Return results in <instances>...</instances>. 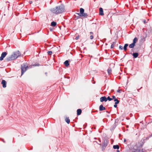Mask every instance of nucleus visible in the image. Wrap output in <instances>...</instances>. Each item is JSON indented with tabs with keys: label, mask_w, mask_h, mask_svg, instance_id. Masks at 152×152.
<instances>
[{
	"label": "nucleus",
	"mask_w": 152,
	"mask_h": 152,
	"mask_svg": "<svg viewBox=\"0 0 152 152\" xmlns=\"http://www.w3.org/2000/svg\"><path fill=\"white\" fill-rule=\"evenodd\" d=\"M57 25V23L56 22L53 21L51 23V25L53 27Z\"/></svg>",
	"instance_id": "nucleus-15"
},
{
	"label": "nucleus",
	"mask_w": 152,
	"mask_h": 152,
	"mask_svg": "<svg viewBox=\"0 0 152 152\" xmlns=\"http://www.w3.org/2000/svg\"><path fill=\"white\" fill-rule=\"evenodd\" d=\"M20 52L19 50L14 52L13 54L6 58L5 59V61H8L14 60L17 58L18 56H20Z\"/></svg>",
	"instance_id": "nucleus-2"
},
{
	"label": "nucleus",
	"mask_w": 152,
	"mask_h": 152,
	"mask_svg": "<svg viewBox=\"0 0 152 152\" xmlns=\"http://www.w3.org/2000/svg\"><path fill=\"white\" fill-rule=\"evenodd\" d=\"M107 100H109V101H110L112 100V98H110V97L109 96H108L107 98Z\"/></svg>",
	"instance_id": "nucleus-26"
},
{
	"label": "nucleus",
	"mask_w": 152,
	"mask_h": 152,
	"mask_svg": "<svg viewBox=\"0 0 152 152\" xmlns=\"http://www.w3.org/2000/svg\"><path fill=\"white\" fill-rule=\"evenodd\" d=\"M79 38V36H78L77 37H76L75 38V39H78Z\"/></svg>",
	"instance_id": "nucleus-36"
},
{
	"label": "nucleus",
	"mask_w": 152,
	"mask_h": 152,
	"mask_svg": "<svg viewBox=\"0 0 152 152\" xmlns=\"http://www.w3.org/2000/svg\"><path fill=\"white\" fill-rule=\"evenodd\" d=\"M116 123H115L113 125L112 127L110 129V130H113L116 127Z\"/></svg>",
	"instance_id": "nucleus-13"
},
{
	"label": "nucleus",
	"mask_w": 152,
	"mask_h": 152,
	"mask_svg": "<svg viewBox=\"0 0 152 152\" xmlns=\"http://www.w3.org/2000/svg\"><path fill=\"white\" fill-rule=\"evenodd\" d=\"M6 82L5 80H2L1 83L2 84V86L4 88L6 87Z\"/></svg>",
	"instance_id": "nucleus-7"
},
{
	"label": "nucleus",
	"mask_w": 152,
	"mask_h": 152,
	"mask_svg": "<svg viewBox=\"0 0 152 152\" xmlns=\"http://www.w3.org/2000/svg\"><path fill=\"white\" fill-rule=\"evenodd\" d=\"M99 15H104V13H103V9L102 8H100L99 9Z\"/></svg>",
	"instance_id": "nucleus-9"
},
{
	"label": "nucleus",
	"mask_w": 152,
	"mask_h": 152,
	"mask_svg": "<svg viewBox=\"0 0 152 152\" xmlns=\"http://www.w3.org/2000/svg\"><path fill=\"white\" fill-rule=\"evenodd\" d=\"M1 140L4 143H5L6 142L3 139H1Z\"/></svg>",
	"instance_id": "nucleus-33"
},
{
	"label": "nucleus",
	"mask_w": 152,
	"mask_h": 152,
	"mask_svg": "<svg viewBox=\"0 0 152 152\" xmlns=\"http://www.w3.org/2000/svg\"><path fill=\"white\" fill-rule=\"evenodd\" d=\"M80 13H77V14L78 15H79V16H80V15H81V14H83V13L84 12V10L83 8H80Z\"/></svg>",
	"instance_id": "nucleus-8"
},
{
	"label": "nucleus",
	"mask_w": 152,
	"mask_h": 152,
	"mask_svg": "<svg viewBox=\"0 0 152 152\" xmlns=\"http://www.w3.org/2000/svg\"><path fill=\"white\" fill-rule=\"evenodd\" d=\"M106 112H107V113H110V112H109L108 111H106Z\"/></svg>",
	"instance_id": "nucleus-44"
},
{
	"label": "nucleus",
	"mask_w": 152,
	"mask_h": 152,
	"mask_svg": "<svg viewBox=\"0 0 152 152\" xmlns=\"http://www.w3.org/2000/svg\"><path fill=\"white\" fill-rule=\"evenodd\" d=\"M150 137L149 136H148L147 137H146V140H148L149 138H150Z\"/></svg>",
	"instance_id": "nucleus-35"
},
{
	"label": "nucleus",
	"mask_w": 152,
	"mask_h": 152,
	"mask_svg": "<svg viewBox=\"0 0 152 152\" xmlns=\"http://www.w3.org/2000/svg\"><path fill=\"white\" fill-rule=\"evenodd\" d=\"M128 46V44L126 43V44H125V45L124 46V47H123V49L125 51H126L127 50V48Z\"/></svg>",
	"instance_id": "nucleus-16"
},
{
	"label": "nucleus",
	"mask_w": 152,
	"mask_h": 152,
	"mask_svg": "<svg viewBox=\"0 0 152 152\" xmlns=\"http://www.w3.org/2000/svg\"><path fill=\"white\" fill-rule=\"evenodd\" d=\"M115 43V42H113L112 44H113L114 45Z\"/></svg>",
	"instance_id": "nucleus-43"
},
{
	"label": "nucleus",
	"mask_w": 152,
	"mask_h": 152,
	"mask_svg": "<svg viewBox=\"0 0 152 152\" xmlns=\"http://www.w3.org/2000/svg\"><path fill=\"white\" fill-rule=\"evenodd\" d=\"M65 9L64 5L61 4L60 5L56 6L55 8L51 9L50 10V11L53 13L58 14L63 13Z\"/></svg>",
	"instance_id": "nucleus-1"
},
{
	"label": "nucleus",
	"mask_w": 152,
	"mask_h": 152,
	"mask_svg": "<svg viewBox=\"0 0 152 152\" xmlns=\"http://www.w3.org/2000/svg\"><path fill=\"white\" fill-rule=\"evenodd\" d=\"M90 35H91L90 36V39H92L94 38V36L92 35L93 34V33L92 32H90Z\"/></svg>",
	"instance_id": "nucleus-21"
},
{
	"label": "nucleus",
	"mask_w": 152,
	"mask_h": 152,
	"mask_svg": "<svg viewBox=\"0 0 152 152\" xmlns=\"http://www.w3.org/2000/svg\"><path fill=\"white\" fill-rule=\"evenodd\" d=\"M45 74H47V72H45Z\"/></svg>",
	"instance_id": "nucleus-46"
},
{
	"label": "nucleus",
	"mask_w": 152,
	"mask_h": 152,
	"mask_svg": "<svg viewBox=\"0 0 152 152\" xmlns=\"http://www.w3.org/2000/svg\"><path fill=\"white\" fill-rule=\"evenodd\" d=\"M137 41V37H135L133 40V43H134V44H135L136 41Z\"/></svg>",
	"instance_id": "nucleus-24"
},
{
	"label": "nucleus",
	"mask_w": 152,
	"mask_h": 152,
	"mask_svg": "<svg viewBox=\"0 0 152 152\" xmlns=\"http://www.w3.org/2000/svg\"><path fill=\"white\" fill-rule=\"evenodd\" d=\"M87 16H88L87 14L86 13H84V12L83 13V14L80 15V16H83L85 17H86Z\"/></svg>",
	"instance_id": "nucleus-18"
},
{
	"label": "nucleus",
	"mask_w": 152,
	"mask_h": 152,
	"mask_svg": "<svg viewBox=\"0 0 152 152\" xmlns=\"http://www.w3.org/2000/svg\"><path fill=\"white\" fill-rule=\"evenodd\" d=\"M143 144H144V143H143V142H142V143L140 144V145L139 146V147H137V149H138V148H142V147L143 145Z\"/></svg>",
	"instance_id": "nucleus-25"
},
{
	"label": "nucleus",
	"mask_w": 152,
	"mask_h": 152,
	"mask_svg": "<svg viewBox=\"0 0 152 152\" xmlns=\"http://www.w3.org/2000/svg\"><path fill=\"white\" fill-rule=\"evenodd\" d=\"M149 136H150V137H152V133L150 135H149Z\"/></svg>",
	"instance_id": "nucleus-42"
},
{
	"label": "nucleus",
	"mask_w": 152,
	"mask_h": 152,
	"mask_svg": "<svg viewBox=\"0 0 152 152\" xmlns=\"http://www.w3.org/2000/svg\"><path fill=\"white\" fill-rule=\"evenodd\" d=\"M113 148L114 149H118L119 148V146L118 145H115L113 146Z\"/></svg>",
	"instance_id": "nucleus-17"
},
{
	"label": "nucleus",
	"mask_w": 152,
	"mask_h": 152,
	"mask_svg": "<svg viewBox=\"0 0 152 152\" xmlns=\"http://www.w3.org/2000/svg\"><path fill=\"white\" fill-rule=\"evenodd\" d=\"M139 152H142V150H139Z\"/></svg>",
	"instance_id": "nucleus-37"
},
{
	"label": "nucleus",
	"mask_w": 152,
	"mask_h": 152,
	"mask_svg": "<svg viewBox=\"0 0 152 152\" xmlns=\"http://www.w3.org/2000/svg\"><path fill=\"white\" fill-rule=\"evenodd\" d=\"M143 22L145 24L146 23V20H143Z\"/></svg>",
	"instance_id": "nucleus-38"
},
{
	"label": "nucleus",
	"mask_w": 152,
	"mask_h": 152,
	"mask_svg": "<svg viewBox=\"0 0 152 152\" xmlns=\"http://www.w3.org/2000/svg\"><path fill=\"white\" fill-rule=\"evenodd\" d=\"M117 104H115L114 105V107L115 108H116L117 107Z\"/></svg>",
	"instance_id": "nucleus-34"
},
{
	"label": "nucleus",
	"mask_w": 152,
	"mask_h": 152,
	"mask_svg": "<svg viewBox=\"0 0 152 152\" xmlns=\"http://www.w3.org/2000/svg\"><path fill=\"white\" fill-rule=\"evenodd\" d=\"M40 65V64H39L38 63H37V64H36V65H33V66H39Z\"/></svg>",
	"instance_id": "nucleus-30"
},
{
	"label": "nucleus",
	"mask_w": 152,
	"mask_h": 152,
	"mask_svg": "<svg viewBox=\"0 0 152 152\" xmlns=\"http://www.w3.org/2000/svg\"><path fill=\"white\" fill-rule=\"evenodd\" d=\"M99 142H101V141H100V140H99Z\"/></svg>",
	"instance_id": "nucleus-48"
},
{
	"label": "nucleus",
	"mask_w": 152,
	"mask_h": 152,
	"mask_svg": "<svg viewBox=\"0 0 152 152\" xmlns=\"http://www.w3.org/2000/svg\"><path fill=\"white\" fill-rule=\"evenodd\" d=\"M135 45V44L132 43L129 45V47L130 48H133L134 47Z\"/></svg>",
	"instance_id": "nucleus-20"
},
{
	"label": "nucleus",
	"mask_w": 152,
	"mask_h": 152,
	"mask_svg": "<svg viewBox=\"0 0 152 152\" xmlns=\"http://www.w3.org/2000/svg\"><path fill=\"white\" fill-rule=\"evenodd\" d=\"M124 142H126V140L125 139H124Z\"/></svg>",
	"instance_id": "nucleus-39"
},
{
	"label": "nucleus",
	"mask_w": 152,
	"mask_h": 152,
	"mask_svg": "<svg viewBox=\"0 0 152 152\" xmlns=\"http://www.w3.org/2000/svg\"><path fill=\"white\" fill-rule=\"evenodd\" d=\"M64 64L66 66H68L69 65V61L68 60H66L64 63Z\"/></svg>",
	"instance_id": "nucleus-14"
},
{
	"label": "nucleus",
	"mask_w": 152,
	"mask_h": 152,
	"mask_svg": "<svg viewBox=\"0 0 152 152\" xmlns=\"http://www.w3.org/2000/svg\"><path fill=\"white\" fill-rule=\"evenodd\" d=\"M121 90H119V89H118L117 91L119 93H121Z\"/></svg>",
	"instance_id": "nucleus-32"
},
{
	"label": "nucleus",
	"mask_w": 152,
	"mask_h": 152,
	"mask_svg": "<svg viewBox=\"0 0 152 152\" xmlns=\"http://www.w3.org/2000/svg\"><path fill=\"white\" fill-rule=\"evenodd\" d=\"M112 100L114 99V100L115 99H116V98H115V96H112Z\"/></svg>",
	"instance_id": "nucleus-29"
},
{
	"label": "nucleus",
	"mask_w": 152,
	"mask_h": 152,
	"mask_svg": "<svg viewBox=\"0 0 152 152\" xmlns=\"http://www.w3.org/2000/svg\"><path fill=\"white\" fill-rule=\"evenodd\" d=\"M82 113V110L81 109H78L77 110V115H79L81 114Z\"/></svg>",
	"instance_id": "nucleus-12"
},
{
	"label": "nucleus",
	"mask_w": 152,
	"mask_h": 152,
	"mask_svg": "<svg viewBox=\"0 0 152 152\" xmlns=\"http://www.w3.org/2000/svg\"><path fill=\"white\" fill-rule=\"evenodd\" d=\"M79 18V17H77V19H78Z\"/></svg>",
	"instance_id": "nucleus-47"
},
{
	"label": "nucleus",
	"mask_w": 152,
	"mask_h": 152,
	"mask_svg": "<svg viewBox=\"0 0 152 152\" xmlns=\"http://www.w3.org/2000/svg\"><path fill=\"white\" fill-rule=\"evenodd\" d=\"M132 152H136V151H132Z\"/></svg>",
	"instance_id": "nucleus-45"
},
{
	"label": "nucleus",
	"mask_w": 152,
	"mask_h": 152,
	"mask_svg": "<svg viewBox=\"0 0 152 152\" xmlns=\"http://www.w3.org/2000/svg\"><path fill=\"white\" fill-rule=\"evenodd\" d=\"M106 109L105 107H104L103 105L102 104L99 107V110L100 111H102Z\"/></svg>",
	"instance_id": "nucleus-10"
},
{
	"label": "nucleus",
	"mask_w": 152,
	"mask_h": 152,
	"mask_svg": "<svg viewBox=\"0 0 152 152\" xmlns=\"http://www.w3.org/2000/svg\"><path fill=\"white\" fill-rule=\"evenodd\" d=\"M29 3H30V4H31L32 3V1H30Z\"/></svg>",
	"instance_id": "nucleus-40"
},
{
	"label": "nucleus",
	"mask_w": 152,
	"mask_h": 152,
	"mask_svg": "<svg viewBox=\"0 0 152 152\" xmlns=\"http://www.w3.org/2000/svg\"><path fill=\"white\" fill-rule=\"evenodd\" d=\"M100 101L101 102H102L104 101L106 102L107 101V98L105 96L102 97L100 98Z\"/></svg>",
	"instance_id": "nucleus-6"
},
{
	"label": "nucleus",
	"mask_w": 152,
	"mask_h": 152,
	"mask_svg": "<svg viewBox=\"0 0 152 152\" xmlns=\"http://www.w3.org/2000/svg\"><path fill=\"white\" fill-rule=\"evenodd\" d=\"M114 45L113 44H112L111 46V48H114Z\"/></svg>",
	"instance_id": "nucleus-31"
},
{
	"label": "nucleus",
	"mask_w": 152,
	"mask_h": 152,
	"mask_svg": "<svg viewBox=\"0 0 152 152\" xmlns=\"http://www.w3.org/2000/svg\"><path fill=\"white\" fill-rule=\"evenodd\" d=\"M114 101L115 102V104H118L120 102V101L117 99H115Z\"/></svg>",
	"instance_id": "nucleus-22"
},
{
	"label": "nucleus",
	"mask_w": 152,
	"mask_h": 152,
	"mask_svg": "<svg viewBox=\"0 0 152 152\" xmlns=\"http://www.w3.org/2000/svg\"><path fill=\"white\" fill-rule=\"evenodd\" d=\"M29 68H30L31 67L30 66H27L26 63H24L21 65V75H22Z\"/></svg>",
	"instance_id": "nucleus-3"
},
{
	"label": "nucleus",
	"mask_w": 152,
	"mask_h": 152,
	"mask_svg": "<svg viewBox=\"0 0 152 152\" xmlns=\"http://www.w3.org/2000/svg\"><path fill=\"white\" fill-rule=\"evenodd\" d=\"M117 152H120V151H119V150H117Z\"/></svg>",
	"instance_id": "nucleus-41"
},
{
	"label": "nucleus",
	"mask_w": 152,
	"mask_h": 152,
	"mask_svg": "<svg viewBox=\"0 0 152 152\" xmlns=\"http://www.w3.org/2000/svg\"><path fill=\"white\" fill-rule=\"evenodd\" d=\"M132 56L134 58H136L138 56V53H133Z\"/></svg>",
	"instance_id": "nucleus-11"
},
{
	"label": "nucleus",
	"mask_w": 152,
	"mask_h": 152,
	"mask_svg": "<svg viewBox=\"0 0 152 152\" xmlns=\"http://www.w3.org/2000/svg\"><path fill=\"white\" fill-rule=\"evenodd\" d=\"M109 142V140L106 139H105L104 140V142L102 144V150L103 151Z\"/></svg>",
	"instance_id": "nucleus-4"
},
{
	"label": "nucleus",
	"mask_w": 152,
	"mask_h": 152,
	"mask_svg": "<svg viewBox=\"0 0 152 152\" xmlns=\"http://www.w3.org/2000/svg\"><path fill=\"white\" fill-rule=\"evenodd\" d=\"M66 122L68 124H69L70 123V120L69 117H66L65 119Z\"/></svg>",
	"instance_id": "nucleus-19"
},
{
	"label": "nucleus",
	"mask_w": 152,
	"mask_h": 152,
	"mask_svg": "<svg viewBox=\"0 0 152 152\" xmlns=\"http://www.w3.org/2000/svg\"><path fill=\"white\" fill-rule=\"evenodd\" d=\"M47 53L48 55H50L52 54V52L51 51H49Z\"/></svg>",
	"instance_id": "nucleus-27"
},
{
	"label": "nucleus",
	"mask_w": 152,
	"mask_h": 152,
	"mask_svg": "<svg viewBox=\"0 0 152 152\" xmlns=\"http://www.w3.org/2000/svg\"><path fill=\"white\" fill-rule=\"evenodd\" d=\"M119 49L122 50L123 49V46H122L121 45H120L119 46Z\"/></svg>",
	"instance_id": "nucleus-28"
},
{
	"label": "nucleus",
	"mask_w": 152,
	"mask_h": 152,
	"mask_svg": "<svg viewBox=\"0 0 152 152\" xmlns=\"http://www.w3.org/2000/svg\"><path fill=\"white\" fill-rule=\"evenodd\" d=\"M7 54V53L6 52H3L1 54V56L0 57V61H2L3 60L4 58L6 56Z\"/></svg>",
	"instance_id": "nucleus-5"
},
{
	"label": "nucleus",
	"mask_w": 152,
	"mask_h": 152,
	"mask_svg": "<svg viewBox=\"0 0 152 152\" xmlns=\"http://www.w3.org/2000/svg\"><path fill=\"white\" fill-rule=\"evenodd\" d=\"M112 71L111 68L110 67L109 68L107 69V72L109 75L111 73Z\"/></svg>",
	"instance_id": "nucleus-23"
}]
</instances>
